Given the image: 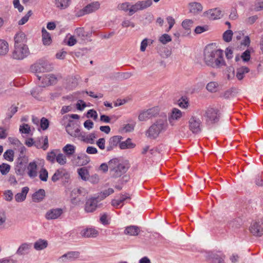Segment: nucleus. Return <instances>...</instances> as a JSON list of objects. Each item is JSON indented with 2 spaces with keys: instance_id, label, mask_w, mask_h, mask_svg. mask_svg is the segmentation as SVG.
Here are the masks:
<instances>
[{
  "instance_id": "nucleus-21",
  "label": "nucleus",
  "mask_w": 263,
  "mask_h": 263,
  "mask_svg": "<svg viewBox=\"0 0 263 263\" xmlns=\"http://www.w3.org/2000/svg\"><path fill=\"white\" fill-rule=\"evenodd\" d=\"M76 151V146L71 144H67L62 148L63 153L69 158L73 157Z\"/></svg>"
},
{
  "instance_id": "nucleus-35",
  "label": "nucleus",
  "mask_w": 263,
  "mask_h": 263,
  "mask_svg": "<svg viewBox=\"0 0 263 263\" xmlns=\"http://www.w3.org/2000/svg\"><path fill=\"white\" fill-rule=\"evenodd\" d=\"M135 146V144L132 142V140L129 138L119 144V147L121 149L133 148Z\"/></svg>"
},
{
  "instance_id": "nucleus-6",
  "label": "nucleus",
  "mask_w": 263,
  "mask_h": 263,
  "mask_svg": "<svg viewBox=\"0 0 263 263\" xmlns=\"http://www.w3.org/2000/svg\"><path fill=\"white\" fill-rule=\"evenodd\" d=\"M207 124H211L218 121L219 119V110L217 108H208L204 115Z\"/></svg>"
},
{
  "instance_id": "nucleus-28",
  "label": "nucleus",
  "mask_w": 263,
  "mask_h": 263,
  "mask_svg": "<svg viewBox=\"0 0 263 263\" xmlns=\"http://www.w3.org/2000/svg\"><path fill=\"white\" fill-rule=\"evenodd\" d=\"M68 175L67 172L65 169L60 168L55 171L51 177V180L53 182H56L64 176H66Z\"/></svg>"
},
{
  "instance_id": "nucleus-55",
  "label": "nucleus",
  "mask_w": 263,
  "mask_h": 263,
  "mask_svg": "<svg viewBox=\"0 0 263 263\" xmlns=\"http://www.w3.org/2000/svg\"><path fill=\"white\" fill-rule=\"evenodd\" d=\"M150 118L146 110L141 111L138 116V119L141 121H145Z\"/></svg>"
},
{
  "instance_id": "nucleus-34",
  "label": "nucleus",
  "mask_w": 263,
  "mask_h": 263,
  "mask_svg": "<svg viewBox=\"0 0 263 263\" xmlns=\"http://www.w3.org/2000/svg\"><path fill=\"white\" fill-rule=\"evenodd\" d=\"M71 0H55L56 7L60 9L67 8L70 4Z\"/></svg>"
},
{
  "instance_id": "nucleus-16",
  "label": "nucleus",
  "mask_w": 263,
  "mask_h": 263,
  "mask_svg": "<svg viewBox=\"0 0 263 263\" xmlns=\"http://www.w3.org/2000/svg\"><path fill=\"white\" fill-rule=\"evenodd\" d=\"M14 40V46H28L27 45V38L23 32L20 31L16 33Z\"/></svg>"
},
{
  "instance_id": "nucleus-23",
  "label": "nucleus",
  "mask_w": 263,
  "mask_h": 263,
  "mask_svg": "<svg viewBox=\"0 0 263 263\" xmlns=\"http://www.w3.org/2000/svg\"><path fill=\"white\" fill-rule=\"evenodd\" d=\"M29 189L27 186L22 188L21 192L18 193L15 195V200L17 202H21L24 201L26 198L27 195L29 192Z\"/></svg>"
},
{
  "instance_id": "nucleus-47",
  "label": "nucleus",
  "mask_w": 263,
  "mask_h": 263,
  "mask_svg": "<svg viewBox=\"0 0 263 263\" xmlns=\"http://www.w3.org/2000/svg\"><path fill=\"white\" fill-rule=\"evenodd\" d=\"M10 170V165L8 164L3 163L0 165V172L2 175L7 174Z\"/></svg>"
},
{
  "instance_id": "nucleus-54",
  "label": "nucleus",
  "mask_w": 263,
  "mask_h": 263,
  "mask_svg": "<svg viewBox=\"0 0 263 263\" xmlns=\"http://www.w3.org/2000/svg\"><path fill=\"white\" fill-rule=\"evenodd\" d=\"M240 58L244 62H247L250 61L251 58V52L249 49L245 51L241 55Z\"/></svg>"
},
{
  "instance_id": "nucleus-10",
  "label": "nucleus",
  "mask_w": 263,
  "mask_h": 263,
  "mask_svg": "<svg viewBox=\"0 0 263 263\" xmlns=\"http://www.w3.org/2000/svg\"><path fill=\"white\" fill-rule=\"evenodd\" d=\"M31 70L32 72L39 75V73H43L50 70V66L47 63L39 62L35 63L31 66Z\"/></svg>"
},
{
  "instance_id": "nucleus-13",
  "label": "nucleus",
  "mask_w": 263,
  "mask_h": 263,
  "mask_svg": "<svg viewBox=\"0 0 263 263\" xmlns=\"http://www.w3.org/2000/svg\"><path fill=\"white\" fill-rule=\"evenodd\" d=\"M71 162L77 166H83L90 162V158L85 154H81L77 156L73 157Z\"/></svg>"
},
{
  "instance_id": "nucleus-60",
  "label": "nucleus",
  "mask_w": 263,
  "mask_h": 263,
  "mask_svg": "<svg viewBox=\"0 0 263 263\" xmlns=\"http://www.w3.org/2000/svg\"><path fill=\"white\" fill-rule=\"evenodd\" d=\"M8 140L9 142L11 144H12L14 146H15L16 147H19V145H22V143L21 142V141L17 138H16L15 137H10L8 138Z\"/></svg>"
},
{
  "instance_id": "nucleus-5",
  "label": "nucleus",
  "mask_w": 263,
  "mask_h": 263,
  "mask_svg": "<svg viewBox=\"0 0 263 263\" xmlns=\"http://www.w3.org/2000/svg\"><path fill=\"white\" fill-rule=\"evenodd\" d=\"M45 161L42 159L36 158L29 163L27 166V174L31 178H35L37 175V166L43 167Z\"/></svg>"
},
{
  "instance_id": "nucleus-1",
  "label": "nucleus",
  "mask_w": 263,
  "mask_h": 263,
  "mask_svg": "<svg viewBox=\"0 0 263 263\" xmlns=\"http://www.w3.org/2000/svg\"><path fill=\"white\" fill-rule=\"evenodd\" d=\"M203 61L205 64L213 68H219L226 66L221 49H212L206 47L204 51Z\"/></svg>"
},
{
  "instance_id": "nucleus-62",
  "label": "nucleus",
  "mask_w": 263,
  "mask_h": 263,
  "mask_svg": "<svg viewBox=\"0 0 263 263\" xmlns=\"http://www.w3.org/2000/svg\"><path fill=\"white\" fill-rule=\"evenodd\" d=\"M148 41H151V43H153V41L147 39H144L141 43L140 50L142 52L145 51L146 47L148 45Z\"/></svg>"
},
{
  "instance_id": "nucleus-44",
  "label": "nucleus",
  "mask_w": 263,
  "mask_h": 263,
  "mask_svg": "<svg viewBox=\"0 0 263 263\" xmlns=\"http://www.w3.org/2000/svg\"><path fill=\"white\" fill-rule=\"evenodd\" d=\"M178 104L181 108L186 109L189 106V100L187 98L182 97L178 101Z\"/></svg>"
},
{
  "instance_id": "nucleus-3",
  "label": "nucleus",
  "mask_w": 263,
  "mask_h": 263,
  "mask_svg": "<svg viewBox=\"0 0 263 263\" xmlns=\"http://www.w3.org/2000/svg\"><path fill=\"white\" fill-rule=\"evenodd\" d=\"M109 168L111 175L115 178L121 176L126 171L125 165L117 158H114L109 161Z\"/></svg>"
},
{
  "instance_id": "nucleus-42",
  "label": "nucleus",
  "mask_w": 263,
  "mask_h": 263,
  "mask_svg": "<svg viewBox=\"0 0 263 263\" xmlns=\"http://www.w3.org/2000/svg\"><path fill=\"white\" fill-rule=\"evenodd\" d=\"M14 153L12 149L7 150L4 154L3 156L6 160L12 162L13 161Z\"/></svg>"
},
{
  "instance_id": "nucleus-50",
  "label": "nucleus",
  "mask_w": 263,
  "mask_h": 263,
  "mask_svg": "<svg viewBox=\"0 0 263 263\" xmlns=\"http://www.w3.org/2000/svg\"><path fill=\"white\" fill-rule=\"evenodd\" d=\"M32 14V11H28L27 13L18 22V24L19 25H23L26 23L28 21L29 17Z\"/></svg>"
},
{
  "instance_id": "nucleus-56",
  "label": "nucleus",
  "mask_w": 263,
  "mask_h": 263,
  "mask_svg": "<svg viewBox=\"0 0 263 263\" xmlns=\"http://www.w3.org/2000/svg\"><path fill=\"white\" fill-rule=\"evenodd\" d=\"M7 216L5 212L0 211V229L3 228L6 224Z\"/></svg>"
},
{
  "instance_id": "nucleus-2",
  "label": "nucleus",
  "mask_w": 263,
  "mask_h": 263,
  "mask_svg": "<svg viewBox=\"0 0 263 263\" xmlns=\"http://www.w3.org/2000/svg\"><path fill=\"white\" fill-rule=\"evenodd\" d=\"M167 127V118L166 115H164L155 121L147 130L146 135L151 138L155 139L159 134L166 131Z\"/></svg>"
},
{
  "instance_id": "nucleus-27",
  "label": "nucleus",
  "mask_w": 263,
  "mask_h": 263,
  "mask_svg": "<svg viewBox=\"0 0 263 263\" xmlns=\"http://www.w3.org/2000/svg\"><path fill=\"white\" fill-rule=\"evenodd\" d=\"M122 137L120 136H115L111 137L109 141V146L107 147V151H110L112 148L120 144Z\"/></svg>"
},
{
  "instance_id": "nucleus-30",
  "label": "nucleus",
  "mask_w": 263,
  "mask_h": 263,
  "mask_svg": "<svg viewBox=\"0 0 263 263\" xmlns=\"http://www.w3.org/2000/svg\"><path fill=\"white\" fill-rule=\"evenodd\" d=\"M45 196V192L43 189H40L32 195V200L35 202L41 201Z\"/></svg>"
},
{
  "instance_id": "nucleus-29",
  "label": "nucleus",
  "mask_w": 263,
  "mask_h": 263,
  "mask_svg": "<svg viewBox=\"0 0 263 263\" xmlns=\"http://www.w3.org/2000/svg\"><path fill=\"white\" fill-rule=\"evenodd\" d=\"M140 232V229L138 227L135 226H130L125 228L124 234L130 236H136Z\"/></svg>"
},
{
  "instance_id": "nucleus-40",
  "label": "nucleus",
  "mask_w": 263,
  "mask_h": 263,
  "mask_svg": "<svg viewBox=\"0 0 263 263\" xmlns=\"http://www.w3.org/2000/svg\"><path fill=\"white\" fill-rule=\"evenodd\" d=\"M67 157L64 154L59 153L57 155L55 161H57L59 164L64 165L67 163Z\"/></svg>"
},
{
  "instance_id": "nucleus-8",
  "label": "nucleus",
  "mask_w": 263,
  "mask_h": 263,
  "mask_svg": "<svg viewBox=\"0 0 263 263\" xmlns=\"http://www.w3.org/2000/svg\"><path fill=\"white\" fill-rule=\"evenodd\" d=\"M152 4V0L139 1L134 5H131L129 15H132L138 11L142 10L150 7Z\"/></svg>"
},
{
  "instance_id": "nucleus-31",
  "label": "nucleus",
  "mask_w": 263,
  "mask_h": 263,
  "mask_svg": "<svg viewBox=\"0 0 263 263\" xmlns=\"http://www.w3.org/2000/svg\"><path fill=\"white\" fill-rule=\"evenodd\" d=\"M48 244L46 240L39 239L34 243V248L37 251L42 250L46 248Z\"/></svg>"
},
{
  "instance_id": "nucleus-39",
  "label": "nucleus",
  "mask_w": 263,
  "mask_h": 263,
  "mask_svg": "<svg viewBox=\"0 0 263 263\" xmlns=\"http://www.w3.org/2000/svg\"><path fill=\"white\" fill-rule=\"evenodd\" d=\"M219 85L216 82H210L206 86L207 90L211 92H215L218 90Z\"/></svg>"
},
{
  "instance_id": "nucleus-11",
  "label": "nucleus",
  "mask_w": 263,
  "mask_h": 263,
  "mask_svg": "<svg viewBox=\"0 0 263 263\" xmlns=\"http://www.w3.org/2000/svg\"><path fill=\"white\" fill-rule=\"evenodd\" d=\"M63 213V210L61 208H53L46 212L45 217L48 220H55L59 218Z\"/></svg>"
},
{
  "instance_id": "nucleus-12",
  "label": "nucleus",
  "mask_w": 263,
  "mask_h": 263,
  "mask_svg": "<svg viewBox=\"0 0 263 263\" xmlns=\"http://www.w3.org/2000/svg\"><path fill=\"white\" fill-rule=\"evenodd\" d=\"M80 254L79 251H69L60 257L59 261L61 262L74 261L80 257Z\"/></svg>"
},
{
  "instance_id": "nucleus-64",
  "label": "nucleus",
  "mask_w": 263,
  "mask_h": 263,
  "mask_svg": "<svg viewBox=\"0 0 263 263\" xmlns=\"http://www.w3.org/2000/svg\"><path fill=\"white\" fill-rule=\"evenodd\" d=\"M74 34L81 37H84L85 36V32L83 28H78L74 30Z\"/></svg>"
},
{
  "instance_id": "nucleus-45",
  "label": "nucleus",
  "mask_w": 263,
  "mask_h": 263,
  "mask_svg": "<svg viewBox=\"0 0 263 263\" xmlns=\"http://www.w3.org/2000/svg\"><path fill=\"white\" fill-rule=\"evenodd\" d=\"M211 262L212 263H223V256L221 254H213L211 258Z\"/></svg>"
},
{
  "instance_id": "nucleus-7",
  "label": "nucleus",
  "mask_w": 263,
  "mask_h": 263,
  "mask_svg": "<svg viewBox=\"0 0 263 263\" xmlns=\"http://www.w3.org/2000/svg\"><path fill=\"white\" fill-rule=\"evenodd\" d=\"M189 129L194 134H198L201 130L202 122L200 119L196 116H191L188 121Z\"/></svg>"
},
{
  "instance_id": "nucleus-26",
  "label": "nucleus",
  "mask_w": 263,
  "mask_h": 263,
  "mask_svg": "<svg viewBox=\"0 0 263 263\" xmlns=\"http://www.w3.org/2000/svg\"><path fill=\"white\" fill-rule=\"evenodd\" d=\"M31 248V243H23L18 248L16 253L20 255H23L27 254Z\"/></svg>"
},
{
  "instance_id": "nucleus-57",
  "label": "nucleus",
  "mask_w": 263,
  "mask_h": 263,
  "mask_svg": "<svg viewBox=\"0 0 263 263\" xmlns=\"http://www.w3.org/2000/svg\"><path fill=\"white\" fill-rule=\"evenodd\" d=\"M19 130L22 134H28L30 132V126L27 124H23L20 126Z\"/></svg>"
},
{
  "instance_id": "nucleus-63",
  "label": "nucleus",
  "mask_w": 263,
  "mask_h": 263,
  "mask_svg": "<svg viewBox=\"0 0 263 263\" xmlns=\"http://www.w3.org/2000/svg\"><path fill=\"white\" fill-rule=\"evenodd\" d=\"M40 126L44 130L47 129L49 126L48 120L45 118H42L41 120Z\"/></svg>"
},
{
  "instance_id": "nucleus-9",
  "label": "nucleus",
  "mask_w": 263,
  "mask_h": 263,
  "mask_svg": "<svg viewBox=\"0 0 263 263\" xmlns=\"http://www.w3.org/2000/svg\"><path fill=\"white\" fill-rule=\"evenodd\" d=\"M183 113L177 108H173L168 114V121L171 126H174L176 122L182 117Z\"/></svg>"
},
{
  "instance_id": "nucleus-51",
  "label": "nucleus",
  "mask_w": 263,
  "mask_h": 263,
  "mask_svg": "<svg viewBox=\"0 0 263 263\" xmlns=\"http://www.w3.org/2000/svg\"><path fill=\"white\" fill-rule=\"evenodd\" d=\"M193 21L190 19L184 20L182 23V27L185 30H190L192 27Z\"/></svg>"
},
{
  "instance_id": "nucleus-52",
  "label": "nucleus",
  "mask_w": 263,
  "mask_h": 263,
  "mask_svg": "<svg viewBox=\"0 0 263 263\" xmlns=\"http://www.w3.org/2000/svg\"><path fill=\"white\" fill-rule=\"evenodd\" d=\"M159 41L163 44H166L172 41L170 35L167 34H163L159 37Z\"/></svg>"
},
{
  "instance_id": "nucleus-59",
  "label": "nucleus",
  "mask_w": 263,
  "mask_h": 263,
  "mask_svg": "<svg viewBox=\"0 0 263 263\" xmlns=\"http://www.w3.org/2000/svg\"><path fill=\"white\" fill-rule=\"evenodd\" d=\"M131 5L128 2H125L118 5V8L119 9L123 10L125 12L128 11L129 12L130 7Z\"/></svg>"
},
{
  "instance_id": "nucleus-22",
  "label": "nucleus",
  "mask_w": 263,
  "mask_h": 263,
  "mask_svg": "<svg viewBox=\"0 0 263 263\" xmlns=\"http://www.w3.org/2000/svg\"><path fill=\"white\" fill-rule=\"evenodd\" d=\"M251 233L257 236H261L262 234V228L259 223L255 222L251 224L250 228Z\"/></svg>"
},
{
  "instance_id": "nucleus-38",
  "label": "nucleus",
  "mask_w": 263,
  "mask_h": 263,
  "mask_svg": "<svg viewBox=\"0 0 263 263\" xmlns=\"http://www.w3.org/2000/svg\"><path fill=\"white\" fill-rule=\"evenodd\" d=\"M114 192V190L112 188H108L107 190L101 192L97 198L99 200H102L105 199L106 197L112 194Z\"/></svg>"
},
{
  "instance_id": "nucleus-41",
  "label": "nucleus",
  "mask_w": 263,
  "mask_h": 263,
  "mask_svg": "<svg viewBox=\"0 0 263 263\" xmlns=\"http://www.w3.org/2000/svg\"><path fill=\"white\" fill-rule=\"evenodd\" d=\"M48 177V173L47 170L43 167L39 172V178L43 181H47Z\"/></svg>"
},
{
  "instance_id": "nucleus-37",
  "label": "nucleus",
  "mask_w": 263,
  "mask_h": 263,
  "mask_svg": "<svg viewBox=\"0 0 263 263\" xmlns=\"http://www.w3.org/2000/svg\"><path fill=\"white\" fill-rule=\"evenodd\" d=\"M78 173L79 176L83 180H87L89 177V172L85 167L79 168Z\"/></svg>"
},
{
  "instance_id": "nucleus-18",
  "label": "nucleus",
  "mask_w": 263,
  "mask_h": 263,
  "mask_svg": "<svg viewBox=\"0 0 263 263\" xmlns=\"http://www.w3.org/2000/svg\"><path fill=\"white\" fill-rule=\"evenodd\" d=\"M35 143L36 148L38 149L41 148L44 151H46L49 146L47 136H42L37 138L36 140H35Z\"/></svg>"
},
{
  "instance_id": "nucleus-25",
  "label": "nucleus",
  "mask_w": 263,
  "mask_h": 263,
  "mask_svg": "<svg viewBox=\"0 0 263 263\" xmlns=\"http://www.w3.org/2000/svg\"><path fill=\"white\" fill-rule=\"evenodd\" d=\"M66 130L69 135L76 138L80 129L74 124H68L66 127Z\"/></svg>"
},
{
  "instance_id": "nucleus-14",
  "label": "nucleus",
  "mask_w": 263,
  "mask_h": 263,
  "mask_svg": "<svg viewBox=\"0 0 263 263\" xmlns=\"http://www.w3.org/2000/svg\"><path fill=\"white\" fill-rule=\"evenodd\" d=\"M37 77L39 80L41 81L43 87L53 84L57 82V78L52 74H45L43 76L37 75Z\"/></svg>"
},
{
  "instance_id": "nucleus-32",
  "label": "nucleus",
  "mask_w": 263,
  "mask_h": 263,
  "mask_svg": "<svg viewBox=\"0 0 263 263\" xmlns=\"http://www.w3.org/2000/svg\"><path fill=\"white\" fill-rule=\"evenodd\" d=\"M42 42L44 45H49L51 44L52 40L51 35L49 32L44 28H42Z\"/></svg>"
},
{
  "instance_id": "nucleus-49",
  "label": "nucleus",
  "mask_w": 263,
  "mask_h": 263,
  "mask_svg": "<svg viewBox=\"0 0 263 263\" xmlns=\"http://www.w3.org/2000/svg\"><path fill=\"white\" fill-rule=\"evenodd\" d=\"M57 156L55 150L51 151L48 153L46 159L51 163H54L55 161Z\"/></svg>"
},
{
  "instance_id": "nucleus-17",
  "label": "nucleus",
  "mask_w": 263,
  "mask_h": 263,
  "mask_svg": "<svg viewBox=\"0 0 263 263\" xmlns=\"http://www.w3.org/2000/svg\"><path fill=\"white\" fill-rule=\"evenodd\" d=\"M205 14L209 19L212 20L220 19L223 15L221 10L218 8L210 9Z\"/></svg>"
},
{
  "instance_id": "nucleus-15",
  "label": "nucleus",
  "mask_w": 263,
  "mask_h": 263,
  "mask_svg": "<svg viewBox=\"0 0 263 263\" xmlns=\"http://www.w3.org/2000/svg\"><path fill=\"white\" fill-rule=\"evenodd\" d=\"M99 201L100 200L97 197L88 199L85 204V211L88 213L95 211L98 206Z\"/></svg>"
},
{
  "instance_id": "nucleus-58",
  "label": "nucleus",
  "mask_w": 263,
  "mask_h": 263,
  "mask_svg": "<svg viewBox=\"0 0 263 263\" xmlns=\"http://www.w3.org/2000/svg\"><path fill=\"white\" fill-rule=\"evenodd\" d=\"M209 30V26L208 25H204L202 26H197L195 29V32L197 34H200L202 32H205Z\"/></svg>"
},
{
  "instance_id": "nucleus-20",
  "label": "nucleus",
  "mask_w": 263,
  "mask_h": 263,
  "mask_svg": "<svg viewBox=\"0 0 263 263\" xmlns=\"http://www.w3.org/2000/svg\"><path fill=\"white\" fill-rule=\"evenodd\" d=\"M81 235L85 237H96L99 234V232L94 228H87L82 230L81 232Z\"/></svg>"
},
{
  "instance_id": "nucleus-43",
  "label": "nucleus",
  "mask_w": 263,
  "mask_h": 263,
  "mask_svg": "<svg viewBox=\"0 0 263 263\" xmlns=\"http://www.w3.org/2000/svg\"><path fill=\"white\" fill-rule=\"evenodd\" d=\"M150 118H153L158 115L160 112V108L158 106H155L146 109Z\"/></svg>"
},
{
  "instance_id": "nucleus-36",
  "label": "nucleus",
  "mask_w": 263,
  "mask_h": 263,
  "mask_svg": "<svg viewBox=\"0 0 263 263\" xmlns=\"http://www.w3.org/2000/svg\"><path fill=\"white\" fill-rule=\"evenodd\" d=\"M9 51V45L7 41L0 39V55H4Z\"/></svg>"
},
{
  "instance_id": "nucleus-53",
  "label": "nucleus",
  "mask_w": 263,
  "mask_h": 263,
  "mask_svg": "<svg viewBox=\"0 0 263 263\" xmlns=\"http://www.w3.org/2000/svg\"><path fill=\"white\" fill-rule=\"evenodd\" d=\"M86 143L93 144L95 139L97 138V135L95 133H91L89 134H86Z\"/></svg>"
},
{
  "instance_id": "nucleus-4",
  "label": "nucleus",
  "mask_w": 263,
  "mask_h": 263,
  "mask_svg": "<svg viewBox=\"0 0 263 263\" xmlns=\"http://www.w3.org/2000/svg\"><path fill=\"white\" fill-rule=\"evenodd\" d=\"M30 54L28 46H14L12 52V59L17 60H22L27 57Z\"/></svg>"
},
{
  "instance_id": "nucleus-61",
  "label": "nucleus",
  "mask_w": 263,
  "mask_h": 263,
  "mask_svg": "<svg viewBox=\"0 0 263 263\" xmlns=\"http://www.w3.org/2000/svg\"><path fill=\"white\" fill-rule=\"evenodd\" d=\"M8 129L7 128L0 126V139H4L8 136Z\"/></svg>"
},
{
  "instance_id": "nucleus-19",
  "label": "nucleus",
  "mask_w": 263,
  "mask_h": 263,
  "mask_svg": "<svg viewBox=\"0 0 263 263\" xmlns=\"http://www.w3.org/2000/svg\"><path fill=\"white\" fill-rule=\"evenodd\" d=\"M100 7V4L99 2H93L84 7L82 11L84 14H89L98 10Z\"/></svg>"
},
{
  "instance_id": "nucleus-33",
  "label": "nucleus",
  "mask_w": 263,
  "mask_h": 263,
  "mask_svg": "<svg viewBox=\"0 0 263 263\" xmlns=\"http://www.w3.org/2000/svg\"><path fill=\"white\" fill-rule=\"evenodd\" d=\"M249 71L250 70L247 67H239L236 70V77L239 80H241L244 78L245 74L248 73Z\"/></svg>"
},
{
  "instance_id": "nucleus-48",
  "label": "nucleus",
  "mask_w": 263,
  "mask_h": 263,
  "mask_svg": "<svg viewBox=\"0 0 263 263\" xmlns=\"http://www.w3.org/2000/svg\"><path fill=\"white\" fill-rule=\"evenodd\" d=\"M17 107L15 106H11L8 110L7 112L6 118L10 119L12 116L17 112Z\"/></svg>"
},
{
  "instance_id": "nucleus-46",
  "label": "nucleus",
  "mask_w": 263,
  "mask_h": 263,
  "mask_svg": "<svg viewBox=\"0 0 263 263\" xmlns=\"http://www.w3.org/2000/svg\"><path fill=\"white\" fill-rule=\"evenodd\" d=\"M233 33L231 30H227L223 34V39L226 42H230L232 39Z\"/></svg>"
},
{
  "instance_id": "nucleus-24",
  "label": "nucleus",
  "mask_w": 263,
  "mask_h": 263,
  "mask_svg": "<svg viewBox=\"0 0 263 263\" xmlns=\"http://www.w3.org/2000/svg\"><path fill=\"white\" fill-rule=\"evenodd\" d=\"M190 12L194 14L201 12L203 9L202 5L198 2H192L189 5Z\"/></svg>"
}]
</instances>
